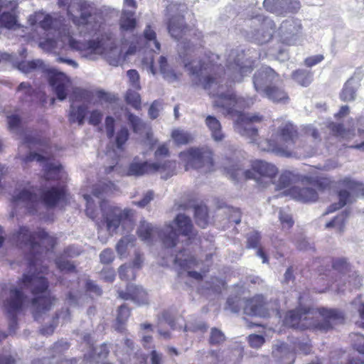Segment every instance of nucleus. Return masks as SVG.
Listing matches in <instances>:
<instances>
[{"label": "nucleus", "mask_w": 364, "mask_h": 364, "mask_svg": "<svg viewBox=\"0 0 364 364\" xmlns=\"http://www.w3.org/2000/svg\"><path fill=\"white\" fill-rule=\"evenodd\" d=\"M205 124L210 131L213 139L216 141L224 139L225 134L222 130L221 124L215 117L208 116L205 119Z\"/></svg>", "instance_id": "30"}, {"label": "nucleus", "mask_w": 364, "mask_h": 364, "mask_svg": "<svg viewBox=\"0 0 364 364\" xmlns=\"http://www.w3.org/2000/svg\"><path fill=\"white\" fill-rule=\"evenodd\" d=\"M113 186V183H112L110 181L108 183H100L94 187L92 194L95 197L101 198L104 193H108L109 192L112 191Z\"/></svg>", "instance_id": "50"}, {"label": "nucleus", "mask_w": 364, "mask_h": 364, "mask_svg": "<svg viewBox=\"0 0 364 364\" xmlns=\"http://www.w3.org/2000/svg\"><path fill=\"white\" fill-rule=\"evenodd\" d=\"M156 165L154 163L137 162L135 160L130 164L127 175L140 176L145 173H153L156 171Z\"/></svg>", "instance_id": "25"}, {"label": "nucleus", "mask_w": 364, "mask_h": 364, "mask_svg": "<svg viewBox=\"0 0 364 364\" xmlns=\"http://www.w3.org/2000/svg\"><path fill=\"white\" fill-rule=\"evenodd\" d=\"M179 158L185 164L186 170L195 168L207 173L213 169V151L207 146L189 148L181 151Z\"/></svg>", "instance_id": "9"}, {"label": "nucleus", "mask_w": 364, "mask_h": 364, "mask_svg": "<svg viewBox=\"0 0 364 364\" xmlns=\"http://www.w3.org/2000/svg\"><path fill=\"white\" fill-rule=\"evenodd\" d=\"M279 218L282 225L283 228L289 229L294 224V220L292 219L291 215L285 210L281 209L279 210Z\"/></svg>", "instance_id": "54"}, {"label": "nucleus", "mask_w": 364, "mask_h": 364, "mask_svg": "<svg viewBox=\"0 0 364 364\" xmlns=\"http://www.w3.org/2000/svg\"><path fill=\"white\" fill-rule=\"evenodd\" d=\"M65 188L63 186L53 187L42 192L41 200L49 207H53L62 200L65 196Z\"/></svg>", "instance_id": "23"}, {"label": "nucleus", "mask_w": 364, "mask_h": 364, "mask_svg": "<svg viewBox=\"0 0 364 364\" xmlns=\"http://www.w3.org/2000/svg\"><path fill=\"white\" fill-rule=\"evenodd\" d=\"M139 238L147 244H153L160 239L166 248H172L177 244V234L171 225H167L162 230L145 220L140 222L137 230Z\"/></svg>", "instance_id": "8"}, {"label": "nucleus", "mask_w": 364, "mask_h": 364, "mask_svg": "<svg viewBox=\"0 0 364 364\" xmlns=\"http://www.w3.org/2000/svg\"><path fill=\"white\" fill-rule=\"evenodd\" d=\"M18 286L21 289H31L33 295L32 306L35 311L36 319L39 314L49 311L55 305L56 299L48 291V282L41 274H24L18 282Z\"/></svg>", "instance_id": "5"}, {"label": "nucleus", "mask_w": 364, "mask_h": 364, "mask_svg": "<svg viewBox=\"0 0 364 364\" xmlns=\"http://www.w3.org/2000/svg\"><path fill=\"white\" fill-rule=\"evenodd\" d=\"M119 296L123 299H130L139 305L146 304L148 302L146 292L142 287L133 284L127 285L125 292L123 291H119Z\"/></svg>", "instance_id": "19"}, {"label": "nucleus", "mask_w": 364, "mask_h": 364, "mask_svg": "<svg viewBox=\"0 0 364 364\" xmlns=\"http://www.w3.org/2000/svg\"><path fill=\"white\" fill-rule=\"evenodd\" d=\"M141 65L144 70L153 75L156 74V69L154 66V54L149 52L142 58Z\"/></svg>", "instance_id": "52"}, {"label": "nucleus", "mask_w": 364, "mask_h": 364, "mask_svg": "<svg viewBox=\"0 0 364 364\" xmlns=\"http://www.w3.org/2000/svg\"><path fill=\"white\" fill-rule=\"evenodd\" d=\"M248 341L251 347L258 348L264 343V338L262 336L252 334L248 337Z\"/></svg>", "instance_id": "63"}, {"label": "nucleus", "mask_w": 364, "mask_h": 364, "mask_svg": "<svg viewBox=\"0 0 364 364\" xmlns=\"http://www.w3.org/2000/svg\"><path fill=\"white\" fill-rule=\"evenodd\" d=\"M144 38L147 47L151 51L156 52L160 50V43L156 39V33L148 26L144 31Z\"/></svg>", "instance_id": "40"}, {"label": "nucleus", "mask_w": 364, "mask_h": 364, "mask_svg": "<svg viewBox=\"0 0 364 364\" xmlns=\"http://www.w3.org/2000/svg\"><path fill=\"white\" fill-rule=\"evenodd\" d=\"M13 241L18 245H24L29 247L31 255H33V259H29V265L36 266L37 259L36 255L41 252V246L46 250H51L56 243V239L49 235L43 230H40L36 234H32L28 228L21 227L18 232L13 235Z\"/></svg>", "instance_id": "6"}, {"label": "nucleus", "mask_w": 364, "mask_h": 364, "mask_svg": "<svg viewBox=\"0 0 364 364\" xmlns=\"http://www.w3.org/2000/svg\"><path fill=\"white\" fill-rule=\"evenodd\" d=\"M25 296L21 290L16 287L10 288L8 296L4 301L6 311L14 318V314L20 310L23 306Z\"/></svg>", "instance_id": "17"}, {"label": "nucleus", "mask_w": 364, "mask_h": 364, "mask_svg": "<svg viewBox=\"0 0 364 364\" xmlns=\"http://www.w3.org/2000/svg\"><path fill=\"white\" fill-rule=\"evenodd\" d=\"M15 205H23L31 213L37 211L36 206L40 203L39 198L28 190H22L16 193L12 200Z\"/></svg>", "instance_id": "18"}, {"label": "nucleus", "mask_w": 364, "mask_h": 364, "mask_svg": "<svg viewBox=\"0 0 364 364\" xmlns=\"http://www.w3.org/2000/svg\"><path fill=\"white\" fill-rule=\"evenodd\" d=\"M279 80V75L268 66L261 67L254 75L253 84L255 90L274 102H285L287 93L274 84Z\"/></svg>", "instance_id": "7"}, {"label": "nucleus", "mask_w": 364, "mask_h": 364, "mask_svg": "<svg viewBox=\"0 0 364 364\" xmlns=\"http://www.w3.org/2000/svg\"><path fill=\"white\" fill-rule=\"evenodd\" d=\"M278 304L267 301L263 296L257 295L245 301L244 312L247 315L266 317L269 315L270 311H277Z\"/></svg>", "instance_id": "14"}, {"label": "nucleus", "mask_w": 364, "mask_h": 364, "mask_svg": "<svg viewBox=\"0 0 364 364\" xmlns=\"http://www.w3.org/2000/svg\"><path fill=\"white\" fill-rule=\"evenodd\" d=\"M277 168L272 164L263 161L252 163V169L241 172L247 178L254 179L257 183L263 187L274 182L277 174Z\"/></svg>", "instance_id": "11"}, {"label": "nucleus", "mask_w": 364, "mask_h": 364, "mask_svg": "<svg viewBox=\"0 0 364 364\" xmlns=\"http://www.w3.org/2000/svg\"><path fill=\"white\" fill-rule=\"evenodd\" d=\"M178 46L179 56L184 67L192 76L193 82L196 85L210 90V94L216 97L214 105L223 108V114L237 119L239 114H244L242 109L250 108L254 105L256 100L255 97H235L230 90L225 92L223 85H219L217 80V76L223 68L212 63L213 58H196L192 55L195 52V46L186 38L182 39Z\"/></svg>", "instance_id": "1"}, {"label": "nucleus", "mask_w": 364, "mask_h": 364, "mask_svg": "<svg viewBox=\"0 0 364 364\" xmlns=\"http://www.w3.org/2000/svg\"><path fill=\"white\" fill-rule=\"evenodd\" d=\"M196 222L203 228L208 225V210L205 206H196L194 210Z\"/></svg>", "instance_id": "44"}, {"label": "nucleus", "mask_w": 364, "mask_h": 364, "mask_svg": "<svg viewBox=\"0 0 364 364\" xmlns=\"http://www.w3.org/2000/svg\"><path fill=\"white\" fill-rule=\"evenodd\" d=\"M245 53L242 50H232L228 58L227 73L232 80L235 82H240L243 76L250 73L252 68L250 65L243 62Z\"/></svg>", "instance_id": "13"}, {"label": "nucleus", "mask_w": 364, "mask_h": 364, "mask_svg": "<svg viewBox=\"0 0 364 364\" xmlns=\"http://www.w3.org/2000/svg\"><path fill=\"white\" fill-rule=\"evenodd\" d=\"M126 102L134 108L139 109L141 107V97L139 94L132 90H129L126 94Z\"/></svg>", "instance_id": "49"}, {"label": "nucleus", "mask_w": 364, "mask_h": 364, "mask_svg": "<svg viewBox=\"0 0 364 364\" xmlns=\"http://www.w3.org/2000/svg\"><path fill=\"white\" fill-rule=\"evenodd\" d=\"M0 26L9 29L16 28L19 26L14 11H3L0 16Z\"/></svg>", "instance_id": "35"}, {"label": "nucleus", "mask_w": 364, "mask_h": 364, "mask_svg": "<svg viewBox=\"0 0 364 364\" xmlns=\"http://www.w3.org/2000/svg\"><path fill=\"white\" fill-rule=\"evenodd\" d=\"M129 315H130L129 310L126 305L123 304L119 307L118 314H117V326H116V330H117L118 331H120V332L124 331V323L127 320Z\"/></svg>", "instance_id": "45"}, {"label": "nucleus", "mask_w": 364, "mask_h": 364, "mask_svg": "<svg viewBox=\"0 0 364 364\" xmlns=\"http://www.w3.org/2000/svg\"><path fill=\"white\" fill-rule=\"evenodd\" d=\"M227 304L228 306V309L233 313H237L240 311L241 306L242 304L245 305V301L240 299H233L232 298H229L227 301Z\"/></svg>", "instance_id": "61"}, {"label": "nucleus", "mask_w": 364, "mask_h": 364, "mask_svg": "<svg viewBox=\"0 0 364 364\" xmlns=\"http://www.w3.org/2000/svg\"><path fill=\"white\" fill-rule=\"evenodd\" d=\"M168 32L173 38L176 40L183 38L186 35L188 28L183 25V20L181 16L177 17L172 16L168 23Z\"/></svg>", "instance_id": "26"}, {"label": "nucleus", "mask_w": 364, "mask_h": 364, "mask_svg": "<svg viewBox=\"0 0 364 364\" xmlns=\"http://www.w3.org/2000/svg\"><path fill=\"white\" fill-rule=\"evenodd\" d=\"M134 12L124 10L120 18V28L124 31H132L136 26Z\"/></svg>", "instance_id": "34"}, {"label": "nucleus", "mask_w": 364, "mask_h": 364, "mask_svg": "<svg viewBox=\"0 0 364 364\" xmlns=\"http://www.w3.org/2000/svg\"><path fill=\"white\" fill-rule=\"evenodd\" d=\"M291 196L301 202H314L318 198L316 191L310 187L294 186L290 191Z\"/></svg>", "instance_id": "22"}, {"label": "nucleus", "mask_w": 364, "mask_h": 364, "mask_svg": "<svg viewBox=\"0 0 364 364\" xmlns=\"http://www.w3.org/2000/svg\"><path fill=\"white\" fill-rule=\"evenodd\" d=\"M79 26L85 27L87 33H91L93 31H97L100 26L95 22V17L90 14L82 13L80 18L77 21Z\"/></svg>", "instance_id": "37"}, {"label": "nucleus", "mask_w": 364, "mask_h": 364, "mask_svg": "<svg viewBox=\"0 0 364 364\" xmlns=\"http://www.w3.org/2000/svg\"><path fill=\"white\" fill-rule=\"evenodd\" d=\"M272 355L279 364H293L295 360L293 351L283 343L274 346Z\"/></svg>", "instance_id": "21"}, {"label": "nucleus", "mask_w": 364, "mask_h": 364, "mask_svg": "<svg viewBox=\"0 0 364 364\" xmlns=\"http://www.w3.org/2000/svg\"><path fill=\"white\" fill-rule=\"evenodd\" d=\"M136 238L134 235H129L123 237L117 244L116 250L119 256L124 257L129 248L134 246Z\"/></svg>", "instance_id": "33"}, {"label": "nucleus", "mask_w": 364, "mask_h": 364, "mask_svg": "<svg viewBox=\"0 0 364 364\" xmlns=\"http://www.w3.org/2000/svg\"><path fill=\"white\" fill-rule=\"evenodd\" d=\"M55 264L57 267L61 271L71 272L75 269V266L70 261L61 256L56 259Z\"/></svg>", "instance_id": "58"}, {"label": "nucleus", "mask_w": 364, "mask_h": 364, "mask_svg": "<svg viewBox=\"0 0 364 364\" xmlns=\"http://www.w3.org/2000/svg\"><path fill=\"white\" fill-rule=\"evenodd\" d=\"M103 113L100 109H93L90 112L88 122L92 126H97L102 122Z\"/></svg>", "instance_id": "59"}, {"label": "nucleus", "mask_w": 364, "mask_h": 364, "mask_svg": "<svg viewBox=\"0 0 364 364\" xmlns=\"http://www.w3.org/2000/svg\"><path fill=\"white\" fill-rule=\"evenodd\" d=\"M260 240V235L257 232H251L247 235V244L249 248H257Z\"/></svg>", "instance_id": "62"}, {"label": "nucleus", "mask_w": 364, "mask_h": 364, "mask_svg": "<svg viewBox=\"0 0 364 364\" xmlns=\"http://www.w3.org/2000/svg\"><path fill=\"white\" fill-rule=\"evenodd\" d=\"M159 70L165 80L173 82L178 80V75L171 70L168 69L167 60L164 56H161L159 60Z\"/></svg>", "instance_id": "38"}, {"label": "nucleus", "mask_w": 364, "mask_h": 364, "mask_svg": "<svg viewBox=\"0 0 364 364\" xmlns=\"http://www.w3.org/2000/svg\"><path fill=\"white\" fill-rule=\"evenodd\" d=\"M176 264H178L183 269H190L193 267H199L200 263L197 261L192 255H190L185 250L179 252L174 258Z\"/></svg>", "instance_id": "29"}, {"label": "nucleus", "mask_w": 364, "mask_h": 364, "mask_svg": "<svg viewBox=\"0 0 364 364\" xmlns=\"http://www.w3.org/2000/svg\"><path fill=\"white\" fill-rule=\"evenodd\" d=\"M49 82L59 100H64L68 95L70 85L69 77L63 72L55 68L48 70Z\"/></svg>", "instance_id": "15"}, {"label": "nucleus", "mask_w": 364, "mask_h": 364, "mask_svg": "<svg viewBox=\"0 0 364 364\" xmlns=\"http://www.w3.org/2000/svg\"><path fill=\"white\" fill-rule=\"evenodd\" d=\"M328 128L337 136L350 138L353 135L350 130L346 129L341 124L331 122L329 124Z\"/></svg>", "instance_id": "47"}, {"label": "nucleus", "mask_w": 364, "mask_h": 364, "mask_svg": "<svg viewBox=\"0 0 364 364\" xmlns=\"http://www.w3.org/2000/svg\"><path fill=\"white\" fill-rule=\"evenodd\" d=\"M225 339L224 333L216 328H213L210 331V343L217 345L223 343Z\"/></svg>", "instance_id": "57"}, {"label": "nucleus", "mask_w": 364, "mask_h": 364, "mask_svg": "<svg viewBox=\"0 0 364 364\" xmlns=\"http://www.w3.org/2000/svg\"><path fill=\"white\" fill-rule=\"evenodd\" d=\"M100 262L103 264H109L114 259V254L111 249L104 250L100 255Z\"/></svg>", "instance_id": "64"}, {"label": "nucleus", "mask_w": 364, "mask_h": 364, "mask_svg": "<svg viewBox=\"0 0 364 364\" xmlns=\"http://www.w3.org/2000/svg\"><path fill=\"white\" fill-rule=\"evenodd\" d=\"M129 131L125 127H122L117 133L116 144L118 149H121L123 144L127 141L129 138Z\"/></svg>", "instance_id": "56"}, {"label": "nucleus", "mask_w": 364, "mask_h": 364, "mask_svg": "<svg viewBox=\"0 0 364 364\" xmlns=\"http://www.w3.org/2000/svg\"><path fill=\"white\" fill-rule=\"evenodd\" d=\"M171 136L177 144H188L192 139L189 133L181 129L173 131Z\"/></svg>", "instance_id": "48"}, {"label": "nucleus", "mask_w": 364, "mask_h": 364, "mask_svg": "<svg viewBox=\"0 0 364 364\" xmlns=\"http://www.w3.org/2000/svg\"><path fill=\"white\" fill-rule=\"evenodd\" d=\"M259 146L263 151L284 157L304 158L311 154L304 149L296 127L290 122L282 124L277 133L269 139L260 141Z\"/></svg>", "instance_id": "4"}, {"label": "nucleus", "mask_w": 364, "mask_h": 364, "mask_svg": "<svg viewBox=\"0 0 364 364\" xmlns=\"http://www.w3.org/2000/svg\"><path fill=\"white\" fill-rule=\"evenodd\" d=\"M127 119L132 126L134 132L140 134L146 129V124L143 120L130 112L127 114Z\"/></svg>", "instance_id": "46"}, {"label": "nucleus", "mask_w": 364, "mask_h": 364, "mask_svg": "<svg viewBox=\"0 0 364 364\" xmlns=\"http://www.w3.org/2000/svg\"><path fill=\"white\" fill-rule=\"evenodd\" d=\"M173 228L176 227L180 233L183 235L188 236L192 233L193 231V224L189 217L186 216L184 214H178L175 218L172 224H171ZM177 233L176 229H174Z\"/></svg>", "instance_id": "27"}, {"label": "nucleus", "mask_w": 364, "mask_h": 364, "mask_svg": "<svg viewBox=\"0 0 364 364\" xmlns=\"http://www.w3.org/2000/svg\"><path fill=\"white\" fill-rule=\"evenodd\" d=\"M347 218V213H342L337 215L333 220L326 224V228H335L338 232H343Z\"/></svg>", "instance_id": "43"}, {"label": "nucleus", "mask_w": 364, "mask_h": 364, "mask_svg": "<svg viewBox=\"0 0 364 364\" xmlns=\"http://www.w3.org/2000/svg\"><path fill=\"white\" fill-rule=\"evenodd\" d=\"M101 210L107 228L110 232H114L122 225L132 228L134 211L130 208L122 210L117 206L110 205L108 202L102 200L100 203Z\"/></svg>", "instance_id": "10"}, {"label": "nucleus", "mask_w": 364, "mask_h": 364, "mask_svg": "<svg viewBox=\"0 0 364 364\" xmlns=\"http://www.w3.org/2000/svg\"><path fill=\"white\" fill-rule=\"evenodd\" d=\"M360 87V80L352 77L345 83L340 94L341 100L344 102L354 101L356 97V92Z\"/></svg>", "instance_id": "24"}, {"label": "nucleus", "mask_w": 364, "mask_h": 364, "mask_svg": "<svg viewBox=\"0 0 364 364\" xmlns=\"http://www.w3.org/2000/svg\"><path fill=\"white\" fill-rule=\"evenodd\" d=\"M17 92L21 94L19 97H22L25 101H28L29 98L31 97L33 91L29 83L21 82L17 88Z\"/></svg>", "instance_id": "55"}, {"label": "nucleus", "mask_w": 364, "mask_h": 364, "mask_svg": "<svg viewBox=\"0 0 364 364\" xmlns=\"http://www.w3.org/2000/svg\"><path fill=\"white\" fill-rule=\"evenodd\" d=\"M43 61L37 59L31 61H22L18 65V69L22 73H28L43 67Z\"/></svg>", "instance_id": "42"}, {"label": "nucleus", "mask_w": 364, "mask_h": 364, "mask_svg": "<svg viewBox=\"0 0 364 364\" xmlns=\"http://www.w3.org/2000/svg\"><path fill=\"white\" fill-rule=\"evenodd\" d=\"M87 109V106L85 104L78 106L72 105L68 115L69 122L72 124L77 123L79 126H82L85 124Z\"/></svg>", "instance_id": "28"}, {"label": "nucleus", "mask_w": 364, "mask_h": 364, "mask_svg": "<svg viewBox=\"0 0 364 364\" xmlns=\"http://www.w3.org/2000/svg\"><path fill=\"white\" fill-rule=\"evenodd\" d=\"M339 201L338 203L332 204L326 213H329L336 211L338 209L341 208L348 203H350L351 197L348 191L346 190L340 191L338 193Z\"/></svg>", "instance_id": "41"}, {"label": "nucleus", "mask_w": 364, "mask_h": 364, "mask_svg": "<svg viewBox=\"0 0 364 364\" xmlns=\"http://www.w3.org/2000/svg\"><path fill=\"white\" fill-rule=\"evenodd\" d=\"M127 76L129 80L131 86L136 90L141 88L139 85V75L135 70H129L127 71Z\"/></svg>", "instance_id": "60"}, {"label": "nucleus", "mask_w": 364, "mask_h": 364, "mask_svg": "<svg viewBox=\"0 0 364 364\" xmlns=\"http://www.w3.org/2000/svg\"><path fill=\"white\" fill-rule=\"evenodd\" d=\"M275 27L274 23L271 19L264 18L261 28L256 31L252 37L253 41L259 44L269 42L272 38Z\"/></svg>", "instance_id": "20"}, {"label": "nucleus", "mask_w": 364, "mask_h": 364, "mask_svg": "<svg viewBox=\"0 0 364 364\" xmlns=\"http://www.w3.org/2000/svg\"><path fill=\"white\" fill-rule=\"evenodd\" d=\"M119 277L124 280L133 279L135 277V272L129 264H123L119 269Z\"/></svg>", "instance_id": "53"}, {"label": "nucleus", "mask_w": 364, "mask_h": 364, "mask_svg": "<svg viewBox=\"0 0 364 364\" xmlns=\"http://www.w3.org/2000/svg\"><path fill=\"white\" fill-rule=\"evenodd\" d=\"M28 21L31 25L38 23L44 30H49L55 26V21L48 14L43 13H36L29 17Z\"/></svg>", "instance_id": "32"}, {"label": "nucleus", "mask_w": 364, "mask_h": 364, "mask_svg": "<svg viewBox=\"0 0 364 364\" xmlns=\"http://www.w3.org/2000/svg\"><path fill=\"white\" fill-rule=\"evenodd\" d=\"M264 119V117L259 113L240 114L238 118L235 119V130L241 136L254 142L257 140L258 131L253 124L261 123Z\"/></svg>", "instance_id": "12"}, {"label": "nucleus", "mask_w": 364, "mask_h": 364, "mask_svg": "<svg viewBox=\"0 0 364 364\" xmlns=\"http://www.w3.org/2000/svg\"><path fill=\"white\" fill-rule=\"evenodd\" d=\"M74 94L77 99L86 103H91L95 96L93 92L80 88L75 89Z\"/></svg>", "instance_id": "51"}, {"label": "nucleus", "mask_w": 364, "mask_h": 364, "mask_svg": "<svg viewBox=\"0 0 364 364\" xmlns=\"http://www.w3.org/2000/svg\"><path fill=\"white\" fill-rule=\"evenodd\" d=\"M300 21L290 18L284 21L279 28V33L283 43L291 45L294 43L296 36L301 32Z\"/></svg>", "instance_id": "16"}, {"label": "nucleus", "mask_w": 364, "mask_h": 364, "mask_svg": "<svg viewBox=\"0 0 364 364\" xmlns=\"http://www.w3.org/2000/svg\"><path fill=\"white\" fill-rule=\"evenodd\" d=\"M44 178L46 181L59 180L63 178L61 166L56 163L46 161L43 166Z\"/></svg>", "instance_id": "31"}, {"label": "nucleus", "mask_w": 364, "mask_h": 364, "mask_svg": "<svg viewBox=\"0 0 364 364\" xmlns=\"http://www.w3.org/2000/svg\"><path fill=\"white\" fill-rule=\"evenodd\" d=\"M68 45L69 48L77 51L82 58L95 60L103 55L109 63L117 66L121 61L122 50L116 46L112 36H102L100 38L80 41L69 33H60V39L48 38L40 43V46L48 51L56 53Z\"/></svg>", "instance_id": "2"}, {"label": "nucleus", "mask_w": 364, "mask_h": 364, "mask_svg": "<svg viewBox=\"0 0 364 364\" xmlns=\"http://www.w3.org/2000/svg\"><path fill=\"white\" fill-rule=\"evenodd\" d=\"M156 165V171L154 173L159 172L161 173H165V175H162L161 178L167 179L168 178L173 176L176 170V162L173 161H166L164 163H154Z\"/></svg>", "instance_id": "36"}, {"label": "nucleus", "mask_w": 364, "mask_h": 364, "mask_svg": "<svg viewBox=\"0 0 364 364\" xmlns=\"http://www.w3.org/2000/svg\"><path fill=\"white\" fill-rule=\"evenodd\" d=\"M292 78L303 87L309 86L312 81V74L306 70H297L292 75Z\"/></svg>", "instance_id": "39"}, {"label": "nucleus", "mask_w": 364, "mask_h": 364, "mask_svg": "<svg viewBox=\"0 0 364 364\" xmlns=\"http://www.w3.org/2000/svg\"><path fill=\"white\" fill-rule=\"evenodd\" d=\"M343 319L342 314L336 310L301 308L287 312L284 323L287 326L297 329H305L314 326L321 331H326L333 326L341 323Z\"/></svg>", "instance_id": "3"}]
</instances>
